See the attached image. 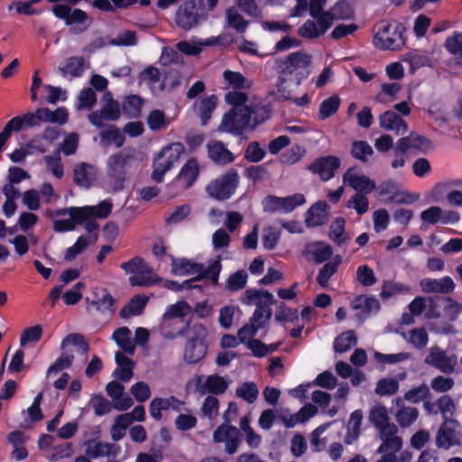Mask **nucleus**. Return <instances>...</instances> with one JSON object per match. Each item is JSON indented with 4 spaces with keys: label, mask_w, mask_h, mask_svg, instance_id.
Listing matches in <instances>:
<instances>
[{
    "label": "nucleus",
    "mask_w": 462,
    "mask_h": 462,
    "mask_svg": "<svg viewBox=\"0 0 462 462\" xmlns=\"http://www.w3.org/2000/svg\"><path fill=\"white\" fill-rule=\"evenodd\" d=\"M310 64L311 56L300 51L276 60V69L279 74L276 87L283 100L292 101L298 106H304L310 103V98L308 94L293 98L288 83L295 88H298L310 76Z\"/></svg>",
    "instance_id": "1"
},
{
    "label": "nucleus",
    "mask_w": 462,
    "mask_h": 462,
    "mask_svg": "<svg viewBox=\"0 0 462 462\" xmlns=\"http://www.w3.org/2000/svg\"><path fill=\"white\" fill-rule=\"evenodd\" d=\"M59 357L47 369V375L57 374L70 368L79 356L76 367L81 368L88 360V345L84 337L79 333L67 335L60 343Z\"/></svg>",
    "instance_id": "2"
},
{
    "label": "nucleus",
    "mask_w": 462,
    "mask_h": 462,
    "mask_svg": "<svg viewBox=\"0 0 462 462\" xmlns=\"http://www.w3.org/2000/svg\"><path fill=\"white\" fill-rule=\"evenodd\" d=\"M120 267L126 273H133L129 277L132 286L149 287L161 283L162 278L153 273L152 268L141 256H134L127 262L121 263Z\"/></svg>",
    "instance_id": "3"
},
{
    "label": "nucleus",
    "mask_w": 462,
    "mask_h": 462,
    "mask_svg": "<svg viewBox=\"0 0 462 462\" xmlns=\"http://www.w3.org/2000/svg\"><path fill=\"white\" fill-rule=\"evenodd\" d=\"M184 152L185 147L181 143H172L163 147L153 160L152 179L157 183L162 182L165 173L179 162Z\"/></svg>",
    "instance_id": "4"
},
{
    "label": "nucleus",
    "mask_w": 462,
    "mask_h": 462,
    "mask_svg": "<svg viewBox=\"0 0 462 462\" xmlns=\"http://www.w3.org/2000/svg\"><path fill=\"white\" fill-rule=\"evenodd\" d=\"M239 185V175L236 169L231 168L224 174L212 180L206 186L207 194L216 200L225 201L229 199Z\"/></svg>",
    "instance_id": "5"
},
{
    "label": "nucleus",
    "mask_w": 462,
    "mask_h": 462,
    "mask_svg": "<svg viewBox=\"0 0 462 462\" xmlns=\"http://www.w3.org/2000/svg\"><path fill=\"white\" fill-rule=\"evenodd\" d=\"M191 336L188 339L184 349V359L190 364H196L202 360L208 352L206 338L208 330L200 323H196L190 328Z\"/></svg>",
    "instance_id": "6"
},
{
    "label": "nucleus",
    "mask_w": 462,
    "mask_h": 462,
    "mask_svg": "<svg viewBox=\"0 0 462 462\" xmlns=\"http://www.w3.org/2000/svg\"><path fill=\"white\" fill-rule=\"evenodd\" d=\"M374 45L379 50L395 51L404 46V24H384L374 36Z\"/></svg>",
    "instance_id": "7"
},
{
    "label": "nucleus",
    "mask_w": 462,
    "mask_h": 462,
    "mask_svg": "<svg viewBox=\"0 0 462 462\" xmlns=\"http://www.w3.org/2000/svg\"><path fill=\"white\" fill-rule=\"evenodd\" d=\"M190 307L186 301H178L175 304L167 307L161 323V333L165 338L172 339L178 336H182L187 330V326L179 327L175 329H170V327L182 320L185 316L184 310H189Z\"/></svg>",
    "instance_id": "8"
},
{
    "label": "nucleus",
    "mask_w": 462,
    "mask_h": 462,
    "mask_svg": "<svg viewBox=\"0 0 462 462\" xmlns=\"http://www.w3.org/2000/svg\"><path fill=\"white\" fill-rule=\"evenodd\" d=\"M135 159L133 155L119 152L111 155L107 161V175L114 180L116 189L124 187L126 174L132 168Z\"/></svg>",
    "instance_id": "9"
},
{
    "label": "nucleus",
    "mask_w": 462,
    "mask_h": 462,
    "mask_svg": "<svg viewBox=\"0 0 462 462\" xmlns=\"http://www.w3.org/2000/svg\"><path fill=\"white\" fill-rule=\"evenodd\" d=\"M250 112L248 106L242 108H231L226 112L221 121L220 129L236 135L242 134L243 132L251 128Z\"/></svg>",
    "instance_id": "10"
},
{
    "label": "nucleus",
    "mask_w": 462,
    "mask_h": 462,
    "mask_svg": "<svg viewBox=\"0 0 462 462\" xmlns=\"http://www.w3.org/2000/svg\"><path fill=\"white\" fill-rule=\"evenodd\" d=\"M203 2L204 0H190L180 6L175 18L177 25L185 31L197 25L199 18L204 14Z\"/></svg>",
    "instance_id": "11"
},
{
    "label": "nucleus",
    "mask_w": 462,
    "mask_h": 462,
    "mask_svg": "<svg viewBox=\"0 0 462 462\" xmlns=\"http://www.w3.org/2000/svg\"><path fill=\"white\" fill-rule=\"evenodd\" d=\"M439 297H416L409 305L408 309L411 316L406 313V325L413 322L412 316L423 314L425 318L436 319L440 316L439 311Z\"/></svg>",
    "instance_id": "12"
},
{
    "label": "nucleus",
    "mask_w": 462,
    "mask_h": 462,
    "mask_svg": "<svg viewBox=\"0 0 462 462\" xmlns=\"http://www.w3.org/2000/svg\"><path fill=\"white\" fill-rule=\"evenodd\" d=\"M438 448L448 449L462 445V431L459 423L453 419H446L436 435Z\"/></svg>",
    "instance_id": "13"
},
{
    "label": "nucleus",
    "mask_w": 462,
    "mask_h": 462,
    "mask_svg": "<svg viewBox=\"0 0 462 462\" xmlns=\"http://www.w3.org/2000/svg\"><path fill=\"white\" fill-rule=\"evenodd\" d=\"M425 363L441 373L449 374L454 372L457 365V356L443 350L439 346H433L425 357Z\"/></svg>",
    "instance_id": "14"
},
{
    "label": "nucleus",
    "mask_w": 462,
    "mask_h": 462,
    "mask_svg": "<svg viewBox=\"0 0 462 462\" xmlns=\"http://www.w3.org/2000/svg\"><path fill=\"white\" fill-rule=\"evenodd\" d=\"M113 204L110 200H102L97 206H85L81 208L72 207L68 208L69 217H73L79 225L87 218H106L112 211Z\"/></svg>",
    "instance_id": "15"
},
{
    "label": "nucleus",
    "mask_w": 462,
    "mask_h": 462,
    "mask_svg": "<svg viewBox=\"0 0 462 462\" xmlns=\"http://www.w3.org/2000/svg\"><path fill=\"white\" fill-rule=\"evenodd\" d=\"M106 103L100 110L90 113L88 116L89 122L96 127L101 128L104 126L103 120L116 121L120 117L119 103L115 100L111 93L105 94Z\"/></svg>",
    "instance_id": "16"
},
{
    "label": "nucleus",
    "mask_w": 462,
    "mask_h": 462,
    "mask_svg": "<svg viewBox=\"0 0 462 462\" xmlns=\"http://www.w3.org/2000/svg\"><path fill=\"white\" fill-rule=\"evenodd\" d=\"M213 441L216 443H225V451L229 454H235L240 443V432L235 426L229 423H223L213 433Z\"/></svg>",
    "instance_id": "17"
},
{
    "label": "nucleus",
    "mask_w": 462,
    "mask_h": 462,
    "mask_svg": "<svg viewBox=\"0 0 462 462\" xmlns=\"http://www.w3.org/2000/svg\"><path fill=\"white\" fill-rule=\"evenodd\" d=\"M339 167L340 160L338 157L327 155L319 157L306 169L313 174L319 175L322 181H328L335 176V172Z\"/></svg>",
    "instance_id": "18"
},
{
    "label": "nucleus",
    "mask_w": 462,
    "mask_h": 462,
    "mask_svg": "<svg viewBox=\"0 0 462 462\" xmlns=\"http://www.w3.org/2000/svg\"><path fill=\"white\" fill-rule=\"evenodd\" d=\"M369 420L372 424L380 430L381 439L397 437V428L394 424L389 423V417L386 408L383 406L374 407L369 414Z\"/></svg>",
    "instance_id": "19"
},
{
    "label": "nucleus",
    "mask_w": 462,
    "mask_h": 462,
    "mask_svg": "<svg viewBox=\"0 0 462 462\" xmlns=\"http://www.w3.org/2000/svg\"><path fill=\"white\" fill-rule=\"evenodd\" d=\"M356 170L355 167H351L344 173L343 183L351 187L356 193L370 194L376 188L374 180L364 174L357 175Z\"/></svg>",
    "instance_id": "20"
},
{
    "label": "nucleus",
    "mask_w": 462,
    "mask_h": 462,
    "mask_svg": "<svg viewBox=\"0 0 462 462\" xmlns=\"http://www.w3.org/2000/svg\"><path fill=\"white\" fill-rule=\"evenodd\" d=\"M199 175V162L195 158L189 159L181 167L174 181L182 189H187L193 186Z\"/></svg>",
    "instance_id": "21"
},
{
    "label": "nucleus",
    "mask_w": 462,
    "mask_h": 462,
    "mask_svg": "<svg viewBox=\"0 0 462 462\" xmlns=\"http://www.w3.org/2000/svg\"><path fill=\"white\" fill-rule=\"evenodd\" d=\"M401 186L393 180H387L376 186V194L379 198L386 199L394 203H404V191H402Z\"/></svg>",
    "instance_id": "22"
},
{
    "label": "nucleus",
    "mask_w": 462,
    "mask_h": 462,
    "mask_svg": "<svg viewBox=\"0 0 462 462\" xmlns=\"http://www.w3.org/2000/svg\"><path fill=\"white\" fill-rule=\"evenodd\" d=\"M318 409L312 404L303 406L298 412L294 414L281 413L278 419L286 428H293L298 423L305 422L310 418L317 414Z\"/></svg>",
    "instance_id": "23"
},
{
    "label": "nucleus",
    "mask_w": 462,
    "mask_h": 462,
    "mask_svg": "<svg viewBox=\"0 0 462 462\" xmlns=\"http://www.w3.org/2000/svg\"><path fill=\"white\" fill-rule=\"evenodd\" d=\"M171 260V273L176 276H187L190 274H197L198 272L202 270V263H193L188 258L181 257L176 258L172 254H169Z\"/></svg>",
    "instance_id": "24"
},
{
    "label": "nucleus",
    "mask_w": 462,
    "mask_h": 462,
    "mask_svg": "<svg viewBox=\"0 0 462 462\" xmlns=\"http://www.w3.org/2000/svg\"><path fill=\"white\" fill-rule=\"evenodd\" d=\"M95 180L96 172L92 165L81 162L74 167L73 181L77 186L89 189Z\"/></svg>",
    "instance_id": "25"
},
{
    "label": "nucleus",
    "mask_w": 462,
    "mask_h": 462,
    "mask_svg": "<svg viewBox=\"0 0 462 462\" xmlns=\"http://www.w3.org/2000/svg\"><path fill=\"white\" fill-rule=\"evenodd\" d=\"M420 287L425 292L450 293L455 289V283L449 276L440 279L425 278L420 281Z\"/></svg>",
    "instance_id": "26"
},
{
    "label": "nucleus",
    "mask_w": 462,
    "mask_h": 462,
    "mask_svg": "<svg viewBox=\"0 0 462 462\" xmlns=\"http://www.w3.org/2000/svg\"><path fill=\"white\" fill-rule=\"evenodd\" d=\"M217 104V97L216 95H210L194 103L193 107L200 118L201 125H206L208 123Z\"/></svg>",
    "instance_id": "27"
},
{
    "label": "nucleus",
    "mask_w": 462,
    "mask_h": 462,
    "mask_svg": "<svg viewBox=\"0 0 462 462\" xmlns=\"http://www.w3.org/2000/svg\"><path fill=\"white\" fill-rule=\"evenodd\" d=\"M208 156L217 164L226 165L235 161L236 157L223 143L216 141L208 145Z\"/></svg>",
    "instance_id": "28"
},
{
    "label": "nucleus",
    "mask_w": 462,
    "mask_h": 462,
    "mask_svg": "<svg viewBox=\"0 0 462 462\" xmlns=\"http://www.w3.org/2000/svg\"><path fill=\"white\" fill-rule=\"evenodd\" d=\"M402 440L399 437L383 439L378 448V452L382 454V457L376 462H396L397 457L395 453L402 448Z\"/></svg>",
    "instance_id": "29"
},
{
    "label": "nucleus",
    "mask_w": 462,
    "mask_h": 462,
    "mask_svg": "<svg viewBox=\"0 0 462 462\" xmlns=\"http://www.w3.org/2000/svg\"><path fill=\"white\" fill-rule=\"evenodd\" d=\"M227 388V383L224 380V377H206L204 383H202L201 377H199L197 383V391L200 394L206 393H223Z\"/></svg>",
    "instance_id": "30"
},
{
    "label": "nucleus",
    "mask_w": 462,
    "mask_h": 462,
    "mask_svg": "<svg viewBox=\"0 0 462 462\" xmlns=\"http://www.w3.org/2000/svg\"><path fill=\"white\" fill-rule=\"evenodd\" d=\"M430 147V140L423 135L411 132L410 134L406 136V154L426 153Z\"/></svg>",
    "instance_id": "31"
},
{
    "label": "nucleus",
    "mask_w": 462,
    "mask_h": 462,
    "mask_svg": "<svg viewBox=\"0 0 462 462\" xmlns=\"http://www.w3.org/2000/svg\"><path fill=\"white\" fill-rule=\"evenodd\" d=\"M328 206L326 201H318L314 203L307 211L306 225L307 226H319L324 223Z\"/></svg>",
    "instance_id": "32"
},
{
    "label": "nucleus",
    "mask_w": 462,
    "mask_h": 462,
    "mask_svg": "<svg viewBox=\"0 0 462 462\" xmlns=\"http://www.w3.org/2000/svg\"><path fill=\"white\" fill-rule=\"evenodd\" d=\"M148 302V297L144 295H134L120 310V317L128 319L132 316H138L143 313Z\"/></svg>",
    "instance_id": "33"
},
{
    "label": "nucleus",
    "mask_w": 462,
    "mask_h": 462,
    "mask_svg": "<svg viewBox=\"0 0 462 462\" xmlns=\"http://www.w3.org/2000/svg\"><path fill=\"white\" fill-rule=\"evenodd\" d=\"M221 270V256L217 255L216 259L209 262L208 268L205 269L204 264L202 263V270L197 273V276L194 277V280L201 281L203 279H208L213 285H217Z\"/></svg>",
    "instance_id": "34"
},
{
    "label": "nucleus",
    "mask_w": 462,
    "mask_h": 462,
    "mask_svg": "<svg viewBox=\"0 0 462 462\" xmlns=\"http://www.w3.org/2000/svg\"><path fill=\"white\" fill-rule=\"evenodd\" d=\"M85 59L73 56L66 60L64 66H60L59 70L63 77L70 75L72 78H79L84 71Z\"/></svg>",
    "instance_id": "35"
},
{
    "label": "nucleus",
    "mask_w": 462,
    "mask_h": 462,
    "mask_svg": "<svg viewBox=\"0 0 462 462\" xmlns=\"http://www.w3.org/2000/svg\"><path fill=\"white\" fill-rule=\"evenodd\" d=\"M143 100L138 95H129L122 103V110L127 118H138L141 115Z\"/></svg>",
    "instance_id": "36"
},
{
    "label": "nucleus",
    "mask_w": 462,
    "mask_h": 462,
    "mask_svg": "<svg viewBox=\"0 0 462 462\" xmlns=\"http://www.w3.org/2000/svg\"><path fill=\"white\" fill-rule=\"evenodd\" d=\"M362 420L363 414L361 411L356 410L351 413L347 425V433L345 437L346 444L350 445L358 439Z\"/></svg>",
    "instance_id": "37"
},
{
    "label": "nucleus",
    "mask_w": 462,
    "mask_h": 462,
    "mask_svg": "<svg viewBox=\"0 0 462 462\" xmlns=\"http://www.w3.org/2000/svg\"><path fill=\"white\" fill-rule=\"evenodd\" d=\"M314 383L327 389H334L337 386L335 398L341 400L346 398L348 393L349 387L346 383H337V377H316Z\"/></svg>",
    "instance_id": "38"
},
{
    "label": "nucleus",
    "mask_w": 462,
    "mask_h": 462,
    "mask_svg": "<svg viewBox=\"0 0 462 462\" xmlns=\"http://www.w3.org/2000/svg\"><path fill=\"white\" fill-rule=\"evenodd\" d=\"M179 403V401L173 396L170 398H155L151 402L150 414L153 419L161 420L162 411L167 410L171 406L176 408Z\"/></svg>",
    "instance_id": "39"
},
{
    "label": "nucleus",
    "mask_w": 462,
    "mask_h": 462,
    "mask_svg": "<svg viewBox=\"0 0 462 462\" xmlns=\"http://www.w3.org/2000/svg\"><path fill=\"white\" fill-rule=\"evenodd\" d=\"M352 308L361 310L362 314L368 316L374 310L378 311L380 303L374 297L358 296L352 301Z\"/></svg>",
    "instance_id": "40"
},
{
    "label": "nucleus",
    "mask_w": 462,
    "mask_h": 462,
    "mask_svg": "<svg viewBox=\"0 0 462 462\" xmlns=\"http://www.w3.org/2000/svg\"><path fill=\"white\" fill-rule=\"evenodd\" d=\"M357 342L354 330H346L339 334L334 340L333 346L336 352L344 353L352 348Z\"/></svg>",
    "instance_id": "41"
},
{
    "label": "nucleus",
    "mask_w": 462,
    "mask_h": 462,
    "mask_svg": "<svg viewBox=\"0 0 462 462\" xmlns=\"http://www.w3.org/2000/svg\"><path fill=\"white\" fill-rule=\"evenodd\" d=\"M340 257L337 256L333 261L326 263L317 275V282L326 288L328 285L329 279L337 273L340 264Z\"/></svg>",
    "instance_id": "42"
},
{
    "label": "nucleus",
    "mask_w": 462,
    "mask_h": 462,
    "mask_svg": "<svg viewBox=\"0 0 462 462\" xmlns=\"http://www.w3.org/2000/svg\"><path fill=\"white\" fill-rule=\"evenodd\" d=\"M248 111L250 112L251 128H254L258 125L263 124L272 116V110L268 106H248Z\"/></svg>",
    "instance_id": "43"
},
{
    "label": "nucleus",
    "mask_w": 462,
    "mask_h": 462,
    "mask_svg": "<svg viewBox=\"0 0 462 462\" xmlns=\"http://www.w3.org/2000/svg\"><path fill=\"white\" fill-rule=\"evenodd\" d=\"M340 103L341 100L337 95H333L323 100L319 106V118L325 120L336 114L340 106Z\"/></svg>",
    "instance_id": "44"
},
{
    "label": "nucleus",
    "mask_w": 462,
    "mask_h": 462,
    "mask_svg": "<svg viewBox=\"0 0 462 462\" xmlns=\"http://www.w3.org/2000/svg\"><path fill=\"white\" fill-rule=\"evenodd\" d=\"M345 219L338 217L333 221L329 227L328 236L338 245H344L347 240V236L345 234Z\"/></svg>",
    "instance_id": "45"
},
{
    "label": "nucleus",
    "mask_w": 462,
    "mask_h": 462,
    "mask_svg": "<svg viewBox=\"0 0 462 462\" xmlns=\"http://www.w3.org/2000/svg\"><path fill=\"white\" fill-rule=\"evenodd\" d=\"M248 274L245 270H238L231 273L226 281L225 288L231 292L238 291L246 285Z\"/></svg>",
    "instance_id": "46"
},
{
    "label": "nucleus",
    "mask_w": 462,
    "mask_h": 462,
    "mask_svg": "<svg viewBox=\"0 0 462 462\" xmlns=\"http://www.w3.org/2000/svg\"><path fill=\"white\" fill-rule=\"evenodd\" d=\"M115 358L117 367L111 375H134V363L132 359L121 352H117Z\"/></svg>",
    "instance_id": "47"
},
{
    "label": "nucleus",
    "mask_w": 462,
    "mask_h": 462,
    "mask_svg": "<svg viewBox=\"0 0 462 462\" xmlns=\"http://www.w3.org/2000/svg\"><path fill=\"white\" fill-rule=\"evenodd\" d=\"M306 149L300 144H294L290 149L282 153L280 157L281 163L284 165H293L299 162L305 155Z\"/></svg>",
    "instance_id": "48"
},
{
    "label": "nucleus",
    "mask_w": 462,
    "mask_h": 462,
    "mask_svg": "<svg viewBox=\"0 0 462 462\" xmlns=\"http://www.w3.org/2000/svg\"><path fill=\"white\" fill-rule=\"evenodd\" d=\"M110 451L111 445L108 443L97 440H89L86 443V454L92 458L108 456Z\"/></svg>",
    "instance_id": "49"
},
{
    "label": "nucleus",
    "mask_w": 462,
    "mask_h": 462,
    "mask_svg": "<svg viewBox=\"0 0 462 462\" xmlns=\"http://www.w3.org/2000/svg\"><path fill=\"white\" fill-rule=\"evenodd\" d=\"M170 124V119L166 117L162 110H152L147 116V125L152 131H160Z\"/></svg>",
    "instance_id": "50"
},
{
    "label": "nucleus",
    "mask_w": 462,
    "mask_h": 462,
    "mask_svg": "<svg viewBox=\"0 0 462 462\" xmlns=\"http://www.w3.org/2000/svg\"><path fill=\"white\" fill-rule=\"evenodd\" d=\"M42 108L44 122H51L62 125L69 120V113L65 107H58L54 111H51L48 107Z\"/></svg>",
    "instance_id": "51"
},
{
    "label": "nucleus",
    "mask_w": 462,
    "mask_h": 462,
    "mask_svg": "<svg viewBox=\"0 0 462 462\" xmlns=\"http://www.w3.org/2000/svg\"><path fill=\"white\" fill-rule=\"evenodd\" d=\"M379 120L380 126L386 130H398L401 125H404L402 118L391 110L385 111L382 114Z\"/></svg>",
    "instance_id": "52"
},
{
    "label": "nucleus",
    "mask_w": 462,
    "mask_h": 462,
    "mask_svg": "<svg viewBox=\"0 0 462 462\" xmlns=\"http://www.w3.org/2000/svg\"><path fill=\"white\" fill-rule=\"evenodd\" d=\"M406 62L410 65V72L413 74L417 69L422 67H431V60L428 55L417 52L406 53Z\"/></svg>",
    "instance_id": "53"
},
{
    "label": "nucleus",
    "mask_w": 462,
    "mask_h": 462,
    "mask_svg": "<svg viewBox=\"0 0 462 462\" xmlns=\"http://www.w3.org/2000/svg\"><path fill=\"white\" fill-rule=\"evenodd\" d=\"M374 153L372 146L365 141H355L352 143L351 154L352 156L361 161L362 162H367V156Z\"/></svg>",
    "instance_id": "54"
},
{
    "label": "nucleus",
    "mask_w": 462,
    "mask_h": 462,
    "mask_svg": "<svg viewBox=\"0 0 462 462\" xmlns=\"http://www.w3.org/2000/svg\"><path fill=\"white\" fill-rule=\"evenodd\" d=\"M42 327L40 324L26 328L21 334L20 346H25L29 343L38 342L42 337Z\"/></svg>",
    "instance_id": "55"
},
{
    "label": "nucleus",
    "mask_w": 462,
    "mask_h": 462,
    "mask_svg": "<svg viewBox=\"0 0 462 462\" xmlns=\"http://www.w3.org/2000/svg\"><path fill=\"white\" fill-rule=\"evenodd\" d=\"M299 319L298 309L289 308L284 302H281L276 309L275 320L278 322H295Z\"/></svg>",
    "instance_id": "56"
},
{
    "label": "nucleus",
    "mask_w": 462,
    "mask_h": 462,
    "mask_svg": "<svg viewBox=\"0 0 462 462\" xmlns=\"http://www.w3.org/2000/svg\"><path fill=\"white\" fill-rule=\"evenodd\" d=\"M306 202L304 195L295 193L287 197H281V212L289 213L293 211L297 207L303 205Z\"/></svg>",
    "instance_id": "57"
},
{
    "label": "nucleus",
    "mask_w": 462,
    "mask_h": 462,
    "mask_svg": "<svg viewBox=\"0 0 462 462\" xmlns=\"http://www.w3.org/2000/svg\"><path fill=\"white\" fill-rule=\"evenodd\" d=\"M367 194L356 193L346 203V207L354 208L358 215H364L367 212L369 208V200L366 197Z\"/></svg>",
    "instance_id": "58"
},
{
    "label": "nucleus",
    "mask_w": 462,
    "mask_h": 462,
    "mask_svg": "<svg viewBox=\"0 0 462 462\" xmlns=\"http://www.w3.org/2000/svg\"><path fill=\"white\" fill-rule=\"evenodd\" d=\"M266 155V152L256 141L250 142L245 152V159L250 162H259Z\"/></svg>",
    "instance_id": "59"
},
{
    "label": "nucleus",
    "mask_w": 462,
    "mask_h": 462,
    "mask_svg": "<svg viewBox=\"0 0 462 462\" xmlns=\"http://www.w3.org/2000/svg\"><path fill=\"white\" fill-rule=\"evenodd\" d=\"M89 245L88 236H80L78 237L74 245L66 250L64 259L66 261H72L76 256L81 254Z\"/></svg>",
    "instance_id": "60"
},
{
    "label": "nucleus",
    "mask_w": 462,
    "mask_h": 462,
    "mask_svg": "<svg viewBox=\"0 0 462 462\" xmlns=\"http://www.w3.org/2000/svg\"><path fill=\"white\" fill-rule=\"evenodd\" d=\"M356 278L358 282L365 287L373 286L376 283V277L374 270L366 264L360 265L356 270Z\"/></svg>",
    "instance_id": "61"
},
{
    "label": "nucleus",
    "mask_w": 462,
    "mask_h": 462,
    "mask_svg": "<svg viewBox=\"0 0 462 462\" xmlns=\"http://www.w3.org/2000/svg\"><path fill=\"white\" fill-rule=\"evenodd\" d=\"M223 77L228 85L235 89H245L248 88V86L245 85L246 79L238 71L226 69L224 71Z\"/></svg>",
    "instance_id": "62"
},
{
    "label": "nucleus",
    "mask_w": 462,
    "mask_h": 462,
    "mask_svg": "<svg viewBox=\"0 0 462 462\" xmlns=\"http://www.w3.org/2000/svg\"><path fill=\"white\" fill-rule=\"evenodd\" d=\"M408 341L419 349L425 347L429 341L426 329L424 328L411 329L409 332Z\"/></svg>",
    "instance_id": "63"
},
{
    "label": "nucleus",
    "mask_w": 462,
    "mask_h": 462,
    "mask_svg": "<svg viewBox=\"0 0 462 462\" xmlns=\"http://www.w3.org/2000/svg\"><path fill=\"white\" fill-rule=\"evenodd\" d=\"M226 20L228 25L236 30L237 32H245L249 23L244 19V17L236 12H233L231 9L226 11Z\"/></svg>",
    "instance_id": "64"
}]
</instances>
